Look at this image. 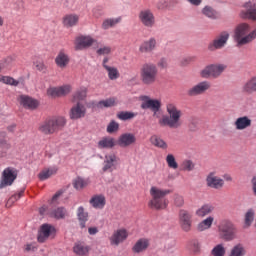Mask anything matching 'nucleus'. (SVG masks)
Listing matches in <instances>:
<instances>
[{
    "instance_id": "c9c22d12",
    "label": "nucleus",
    "mask_w": 256,
    "mask_h": 256,
    "mask_svg": "<svg viewBox=\"0 0 256 256\" xmlns=\"http://www.w3.org/2000/svg\"><path fill=\"white\" fill-rule=\"evenodd\" d=\"M79 23V15L77 14H67L63 18L64 27H75Z\"/></svg>"
},
{
    "instance_id": "c756f323",
    "label": "nucleus",
    "mask_w": 256,
    "mask_h": 256,
    "mask_svg": "<svg viewBox=\"0 0 256 256\" xmlns=\"http://www.w3.org/2000/svg\"><path fill=\"white\" fill-rule=\"evenodd\" d=\"M115 145H117V141L111 136H105L97 143L98 149H113Z\"/></svg>"
},
{
    "instance_id": "393cba45",
    "label": "nucleus",
    "mask_w": 256,
    "mask_h": 256,
    "mask_svg": "<svg viewBox=\"0 0 256 256\" xmlns=\"http://www.w3.org/2000/svg\"><path fill=\"white\" fill-rule=\"evenodd\" d=\"M18 101L25 109H37V107H39V102L31 96L20 95Z\"/></svg>"
},
{
    "instance_id": "bf43d9fd",
    "label": "nucleus",
    "mask_w": 256,
    "mask_h": 256,
    "mask_svg": "<svg viewBox=\"0 0 256 256\" xmlns=\"http://www.w3.org/2000/svg\"><path fill=\"white\" fill-rule=\"evenodd\" d=\"M23 193H25V189H22L18 194L12 195L9 201H11L12 203L15 201H19V199L23 197Z\"/></svg>"
},
{
    "instance_id": "6ab92c4d",
    "label": "nucleus",
    "mask_w": 256,
    "mask_h": 256,
    "mask_svg": "<svg viewBox=\"0 0 256 256\" xmlns=\"http://www.w3.org/2000/svg\"><path fill=\"white\" fill-rule=\"evenodd\" d=\"M97 40L89 35H81L76 38L75 49L76 51H82V49H89Z\"/></svg>"
},
{
    "instance_id": "e2e57ef3",
    "label": "nucleus",
    "mask_w": 256,
    "mask_h": 256,
    "mask_svg": "<svg viewBox=\"0 0 256 256\" xmlns=\"http://www.w3.org/2000/svg\"><path fill=\"white\" fill-rule=\"evenodd\" d=\"M158 67H161V69L167 68V59L162 58L158 62Z\"/></svg>"
},
{
    "instance_id": "7ed1b4c3",
    "label": "nucleus",
    "mask_w": 256,
    "mask_h": 256,
    "mask_svg": "<svg viewBox=\"0 0 256 256\" xmlns=\"http://www.w3.org/2000/svg\"><path fill=\"white\" fill-rule=\"evenodd\" d=\"M167 113L159 120V125L169 127L170 129H179L181 127V110L177 109L175 104H167Z\"/></svg>"
},
{
    "instance_id": "473e14b6",
    "label": "nucleus",
    "mask_w": 256,
    "mask_h": 256,
    "mask_svg": "<svg viewBox=\"0 0 256 256\" xmlns=\"http://www.w3.org/2000/svg\"><path fill=\"white\" fill-rule=\"evenodd\" d=\"M106 203L105 195L102 194L95 195L90 199V205H92L94 209H103Z\"/></svg>"
},
{
    "instance_id": "58836bf2",
    "label": "nucleus",
    "mask_w": 256,
    "mask_h": 256,
    "mask_svg": "<svg viewBox=\"0 0 256 256\" xmlns=\"http://www.w3.org/2000/svg\"><path fill=\"white\" fill-rule=\"evenodd\" d=\"M90 181L89 179H84L82 177H77L73 180V187L76 189V191H81L82 189H85L87 185H89Z\"/></svg>"
},
{
    "instance_id": "2eb2a0df",
    "label": "nucleus",
    "mask_w": 256,
    "mask_h": 256,
    "mask_svg": "<svg viewBox=\"0 0 256 256\" xmlns=\"http://www.w3.org/2000/svg\"><path fill=\"white\" fill-rule=\"evenodd\" d=\"M179 221L182 231L189 233V231H191V227H193V214L185 209H182L179 212Z\"/></svg>"
},
{
    "instance_id": "9d476101",
    "label": "nucleus",
    "mask_w": 256,
    "mask_h": 256,
    "mask_svg": "<svg viewBox=\"0 0 256 256\" xmlns=\"http://www.w3.org/2000/svg\"><path fill=\"white\" fill-rule=\"evenodd\" d=\"M138 19L148 29L155 27V14L149 8L142 9L138 14Z\"/></svg>"
},
{
    "instance_id": "20e7f679",
    "label": "nucleus",
    "mask_w": 256,
    "mask_h": 256,
    "mask_svg": "<svg viewBox=\"0 0 256 256\" xmlns=\"http://www.w3.org/2000/svg\"><path fill=\"white\" fill-rule=\"evenodd\" d=\"M218 235L222 241L230 242L237 239V226L229 219H222L218 224Z\"/></svg>"
},
{
    "instance_id": "a19ab883",
    "label": "nucleus",
    "mask_w": 256,
    "mask_h": 256,
    "mask_svg": "<svg viewBox=\"0 0 256 256\" xmlns=\"http://www.w3.org/2000/svg\"><path fill=\"white\" fill-rule=\"evenodd\" d=\"M253 221H255V210L253 208H250L245 213L244 227H251Z\"/></svg>"
},
{
    "instance_id": "b1692460",
    "label": "nucleus",
    "mask_w": 256,
    "mask_h": 256,
    "mask_svg": "<svg viewBox=\"0 0 256 256\" xmlns=\"http://www.w3.org/2000/svg\"><path fill=\"white\" fill-rule=\"evenodd\" d=\"M253 121L249 116L238 117L234 122V127L236 131H244V129H249Z\"/></svg>"
},
{
    "instance_id": "423d86ee",
    "label": "nucleus",
    "mask_w": 256,
    "mask_h": 256,
    "mask_svg": "<svg viewBox=\"0 0 256 256\" xmlns=\"http://www.w3.org/2000/svg\"><path fill=\"white\" fill-rule=\"evenodd\" d=\"M67 125V120L63 116L55 117L52 119H48L44 121L39 126V132L44 135H53V133H57V131H61L63 127Z\"/></svg>"
},
{
    "instance_id": "72a5a7b5",
    "label": "nucleus",
    "mask_w": 256,
    "mask_h": 256,
    "mask_svg": "<svg viewBox=\"0 0 256 256\" xmlns=\"http://www.w3.org/2000/svg\"><path fill=\"white\" fill-rule=\"evenodd\" d=\"M212 211H215L213 204H203L196 210L195 214L197 217H207V215H211Z\"/></svg>"
},
{
    "instance_id": "6e6552de",
    "label": "nucleus",
    "mask_w": 256,
    "mask_h": 256,
    "mask_svg": "<svg viewBox=\"0 0 256 256\" xmlns=\"http://www.w3.org/2000/svg\"><path fill=\"white\" fill-rule=\"evenodd\" d=\"M225 69H227L226 64H210L201 71V75L204 77V79H208V77L217 79L223 75Z\"/></svg>"
},
{
    "instance_id": "09e8293b",
    "label": "nucleus",
    "mask_w": 256,
    "mask_h": 256,
    "mask_svg": "<svg viewBox=\"0 0 256 256\" xmlns=\"http://www.w3.org/2000/svg\"><path fill=\"white\" fill-rule=\"evenodd\" d=\"M0 83H4L5 85H12L13 87H17V85H19V81L15 80L11 76L0 77Z\"/></svg>"
},
{
    "instance_id": "f257e3e1",
    "label": "nucleus",
    "mask_w": 256,
    "mask_h": 256,
    "mask_svg": "<svg viewBox=\"0 0 256 256\" xmlns=\"http://www.w3.org/2000/svg\"><path fill=\"white\" fill-rule=\"evenodd\" d=\"M256 39V28L251 31V25L247 22H241L234 28L233 40L236 47H245L253 43Z\"/></svg>"
},
{
    "instance_id": "338daca9",
    "label": "nucleus",
    "mask_w": 256,
    "mask_h": 256,
    "mask_svg": "<svg viewBox=\"0 0 256 256\" xmlns=\"http://www.w3.org/2000/svg\"><path fill=\"white\" fill-rule=\"evenodd\" d=\"M37 248L33 244H26L25 245V251L29 253L30 251H35Z\"/></svg>"
},
{
    "instance_id": "ea45409f",
    "label": "nucleus",
    "mask_w": 256,
    "mask_h": 256,
    "mask_svg": "<svg viewBox=\"0 0 256 256\" xmlns=\"http://www.w3.org/2000/svg\"><path fill=\"white\" fill-rule=\"evenodd\" d=\"M66 215H67V210L64 207L55 208L50 212V217L58 220L65 219Z\"/></svg>"
},
{
    "instance_id": "69168bd1",
    "label": "nucleus",
    "mask_w": 256,
    "mask_h": 256,
    "mask_svg": "<svg viewBox=\"0 0 256 256\" xmlns=\"http://www.w3.org/2000/svg\"><path fill=\"white\" fill-rule=\"evenodd\" d=\"M89 235H97L99 233V229L97 227H90L88 228Z\"/></svg>"
},
{
    "instance_id": "f704fd0d",
    "label": "nucleus",
    "mask_w": 256,
    "mask_h": 256,
    "mask_svg": "<svg viewBox=\"0 0 256 256\" xmlns=\"http://www.w3.org/2000/svg\"><path fill=\"white\" fill-rule=\"evenodd\" d=\"M213 221H215V217L208 216L206 219L198 223L197 231L203 232L207 231L208 229H211V227H213Z\"/></svg>"
},
{
    "instance_id": "f03ea898",
    "label": "nucleus",
    "mask_w": 256,
    "mask_h": 256,
    "mask_svg": "<svg viewBox=\"0 0 256 256\" xmlns=\"http://www.w3.org/2000/svg\"><path fill=\"white\" fill-rule=\"evenodd\" d=\"M171 193L169 189H161L157 186L150 188L151 199L148 202V207L155 211H163L169 206V200L166 199L167 195Z\"/></svg>"
},
{
    "instance_id": "a18cd8bd",
    "label": "nucleus",
    "mask_w": 256,
    "mask_h": 256,
    "mask_svg": "<svg viewBox=\"0 0 256 256\" xmlns=\"http://www.w3.org/2000/svg\"><path fill=\"white\" fill-rule=\"evenodd\" d=\"M120 21H121V18L106 19L102 23V28L103 29H111V27H115V25H117V23H119Z\"/></svg>"
},
{
    "instance_id": "0eeeda50",
    "label": "nucleus",
    "mask_w": 256,
    "mask_h": 256,
    "mask_svg": "<svg viewBox=\"0 0 256 256\" xmlns=\"http://www.w3.org/2000/svg\"><path fill=\"white\" fill-rule=\"evenodd\" d=\"M19 175V171L13 167H7L3 170L2 176L0 178V189H5V187H11L15 183V179Z\"/></svg>"
},
{
    "instance_id": "0e129e2a",
    "label": "nucleus",
    "mask_w": 256,
    "mask_h": 256,
    "mask_svg": "<svg viewBox=\"0 0 256 256\" xmlns=\"http://www.w3.org/2000/svg\"><path fill=\"white\" fill-rule=\"evenodd\" d=\"M35 67L38 71H45V64L43 62H36Z\"/></svg>"
},
{
    "instance_id": "f8f14e48",
    "label": "nucleus",
    "mask_w": 256,
    "mask_h": 256,
    "mask_svg": "<svg viewBox=\"0 0 256 256\" xmlns=\"http://www.w3.org/2000/svg\"><path fill=\"white\" fill-rule=\"evenodd\" d=\"M55 233H57V229H55V226L47 223L42 224L38 231V243H45V241L50 237H55Z\"/></svg>"
},
{
    "instance_id": "4c0bfd02",
    "label": "nucleus",
    "mask_w": 256,
    "mask_h": 256,
    "mask_svg": "<svg viewBox=\"0 0 256 256\" xmlns=\"http://www.w3.org/2000/svg\"><path fill=\"white\" fill-rule=\"evenodd\" d=\"M150 143L151 145H154V147H158V149H167V147H169L167 142L157 135L150 137Z\"/></svg>"
},
{
    "instance_id": "774afa93",
    "label": "nucleus",
    "mask_w": 256,
    "mask_h": 256,
    "mask_svg": "<svg viewBox=\"0 0 256 256\" xmlns=\"http://www.w3.org/2000/svg\"><path fill=\"white\" fill-rule=\"evenodd\" d=\"M252 190H253V193H254V195H255V197H256V176H254L253 178H252Z\"/></svg>"
},
{
    "instance_id": "49530a36",
    "label": "nucleus",
    "mask_w": 256,
    "mask_h": 256,
    "mask_svg": "<svg viewBox=\"0 0 256 256\" xmlns=\"http://www.w3.org/2000/svg\"><path fill=\"white\" fill-rule=\"evenodd\" d=\"M87 97V88H80L76 93L73 95V101H83Z\"/></svg>"
},
{
    "instance_id": "1a4fd4ad",
    "label": "nucleus",
    "mask_w": 256,
    "mask_h": 256,
    "mask_svg": "<svg viewBox=\"0 0 256 256\" xmlns=\"http://www.w3.org/2000/svg\"><path fill=\"white\" fill-rule=\"evenodd\" d=\"M118 165L119 157L115 153L106 154L104 156L102 171L103 173H113V171H117Z\"/></svg>"
},
{
    "instance_id": "4be33fe9",
    "label": "nucleus",
    "mask_w": 256,
    "mask_h": 256,
    "mask_svg": "<svg viewBox=\"0 0 256 256\" xmlns=\"http://www.w3.org/2000/svg\"><path fill=\"white\" fill-rule=\"evenodd\" d=\"M87 114V108L82 103L78 102L75 106H73L70 110V119H83Z\"/></svg>"
},
{
    "instance_id": "864d4df0",
    "label": "nucleus",
    "mask_w": 256,
    "mask_h": 256,
    "mask_svg": "<svg viewBox=\"0 0 256 256\" xmlns=\"http://www.w3.org/2000/svg\"><path fill=\"white\" fill-rule=\"evenodd\" d=\"M106 131L107 133H116V131H119V123H117L115 120L110 121Z\"/></svg>"
},
{
    "instance_id": "5fc2aeb1",
    "label": "nucleus",
    "mask_w": 256,
    "mask_h": 256,
    "mask_svg": "<svg viewBox=\"0 0 256 256\" xmlns=\"http://www.w3.org/2000/svg\"><path fill=\"white\" fill-rule=\"evenodd\" d=\"M189 249L193 251L194 253H198L201 249V244L199 243V240H192L189 242Z\"/></svg>"
},
{
    "instance_id": "c03bdc74",
    "label": "nucleus",
    "mask_w": 256,
    "mask_h": 256,
    "mask_svg": "<svg viewBox=\"0 0 256 256\" xmlns=\"http://www.w3.org/2000/svg\"><path fill=\"white\" fill-rule=\"evenodd\" d=\"M57 173V167L49 168L39 173L40 181H45L51 177V175H55Z\"/></svg>"
},
{
    "instance_id": "603ef678",
    "label": "nucleus",
    "mask_w": 256,
    "mask_h": 256,
    "mask_svg": "<svg viewBox=\"0 0 256 256\" xmlns=\"http://www.w3.org/2000/svg\"><path fill=\"white\" fill-rule=\"evenodd\" d=\"M183 171H193L195 169V163L193 161L186 159L182 162Z\"/></svg>"
},
{
    "instance_id": "c85d7f7f",
    "label": "nucleus",
    "mask_w": 256,
    "mask_h": 256,
    "mask_svg": "<svg viewBox=\"0 0 256 256\" xmlns=\"http://www.w3.org/2000/svg\"><path fill=\"white\" fill-rule=\"evenodd\" d=\"M243 93L246 95H253L256 93V75L250 77L242 86Z\"/></svg>"
},
{
    "instance_id": "ddd939ff",
    "label": "nucleus",
    "mask_w": 256,
    "mask_h": 256,
    "mask_svg": "<svg viewBox=\"0 0 256 256\" xmlns=\"http://www.w3.org/2000/svg\"><path fill=\"white\" fill-rule=\"evenodd\" d=\"M239 17L241 19H249L250 21H256V4L255 2L248 1L242 5Z\"/></svg>"
},
{
    "instance_id": "6e6d98bb",
    "label": "nucleus",
    "mask_w": 256,
    "mask_h": 256,
    "mask_svg": "<svg viewBox=\"0 0 256 256\" xmlns=\"http://www.w3.org/2000/svg\"><path fill=\"white\" fill-rule=\"evenodd\" d=\"M153 4L157 7L159 10L167 9L168 3L167 0H154Z\"/></svg>"
},
{
    "instance_id": "9b49d317",
    "label": "nucleus",
    "mask_w": 256,
    "mask_h": 256,
    "mask_svg": "<svg viewBox=\"0 0 256 256\" xmlns=\"http://www.w3.org/2000/svg\"><path fill=\"white\" fill-rule=\"evenodd\" d=\"M211 89V82L201 81L187 90L188 97H199Z\"/></svg>"
},
{
    "instance_id": "a211bd4d",
    "label": "nucleus",
    "mask_w": 256,
    "mask_h": 256,
    "mask_svg": "<svg viewBox=\"0 0 256 256\" xmlns=\"http://www.w3.org/2000/svg\"><path fill=\"white\" fill-rule=\"evenodd\" d=\"M116 143L122 149H125L127 147H131V145H135V143H137V137L135 136V134H133L131 132H126V133L121 134L118 137V140Z\"/></svg>"
},
{
    "instance_id": "dca6fc26",
    "label": "nucleus",
    "mask_w": 256,
    "mask_h": 256,
    "mask_svg": "<svg viewBox=\"0 0 256 256\" xmlns=\"http://www.w3.org/2000/svg\"><path fill=\"white\" fill-rule=\"evenodd\" d=\"M141 103V109L147 110L151 109L153 113H159V110L161 109V101L157 99H151V97L147 95H143L140 97Z\"/></svg>"
},
{
    "instance_id": "412c9836",
    "label": "nucleus",
    "mask_w": 256,
    "mask_h": 256,
    "mask_svg": "<svg viewBox=\"0 0 256 256\" xmlns=\"http://www.w3.org/2000/svg\"><path fill=\"white\" fill-rule=\"evenodd\" d=\"M69 93H71V87L69 85L49 88L47 90V95L49 97H65V95H69Z\"/></svg>"
},
{
    "instance_id": "e433bc0d",
    "label": "nucleus",
    "mask_w": 256,
    "mask_h": 256,
    "mask_svg": "<svg viewBox=\"0 0 256 256\" xmlns=\"http://www.w3.org/2000/svg\"><path fill=\"white\" fill-rule=\"evenodd\" d=\"M117 105V98L110 97L106 100H101L96 104L98 109H108L109 107H116Z\"/></svg>"
},
{
    "instance_id": "5701e85b",
    "label": "nucleus",
    "mask_w": 256,
    "mask_h": 256,
    "mask_svg": "<svg viewBox=\"0 0 256 256\" xmlns=\"http://www.w3.org/2000/svg\"><path fill=\"white\" fill-rule=\"evenodd\" d=\"M157 48V39L155 37H151L148 40H145L139 46L140 53H153Z\"/></svg>"
},
{
    "instance_id": "a878e982",
    "label": "nucleus",
    "mask_w": 256,
    "mask_h": 256,
    "mask_svg": "<svg viewBox=\"0 0 256 256\" xmlns=\"http://www.w3.org/2000/svg\"><path fill=\"white\" fill-rule=\"evenodd\" d=\"M89 251H91V247L83 241L75 242L73 246V253L78 256L89 255Z\"/></svg>"
},
{
    "instance_id": "052dcab7",
    "label": "nucleus",
    "mask_w": 256,
    "mask_h": 256,
    "mask_svg": "<svg viewBox=\"0 0 256 256\" xmlns=\"http://www.w3.org/2000/svg\"><path fill=\"white\" fill-rule=\"evenodd\" d=\"M92 13H93V16H94L96 19H99V17H101V15H103V10L101 9V7H95V8L92 10Z\"/></svg>"
},
{
    "instance_id": "bb28decb",
    "label": "nucleus",
    "mask_w": 256,
    "mask_h": 256,
    "mask_svg": "<svg viewBox=\"0 0 256 256\" xmlns=\"http://www.w3.org/2000/svg\"><path fill=\"white\" fill-rule=\"evenodd\" d=\"M201 14L211 21H217V19H219V12L211 5L204 6L201 10Z\"/></svg>"
},
{
    "instance_id": "f3484780",
    "label": "nucleus",
    "mask_w": 256,
    "mask_h": 256,
    "mask_svg": "<svg viewBox=\"0 0 256 256\" xmlns=\"http://www.w3.org/2000/svg\"><path fill=\"white\" fill-rule=\"evenodd\" d=\"M206 185L210 189H223L225 186V180H223L221 177L217 176L215 172H210L206 176Z\"/></svg>"
},
{
    "instance_id": "79ce46f5",
    "label": "nucleus",
    "mask_w": 256,
    "mask_h": 256,
    "mask_svg": "<svg viewBox=\"0 0 256 256\" xmlns=\"http://www.w3.org/2000/svg\"><path fill=\"white\" fill-rule=\"evenodd\" d=\"M245 247L243 244H236L230 251L229 256H244L246 255Z\"/></svg>"
},
{
    "instance_id": "39448f33",
    "label": "nucleus",
    "mask_w": 256,
    "mask_h": 256,
    "mask_svg": "<svg viewBox=\"0 0 256 256\" xmlns=\"http://www.w3.org/2000/svg\"><path fill=\"white\" fill-rule=\"evenodd\" d=\"M158 75L159 69L152 62H146L140 68V80L143 85H155Z\"/></svg>"
},
{
    "instance_id": "aec40b11",
    "label": "nucleus",
    "mask_w": 256,
    "mask_h": 256,
    "mask_svg": "<svg viewBox=\"0 0 256 256\" xmlns=\"http://www.w3.org/2000/svg\"><path fill=\"white\" fill-rule=\"evenodd\" d=\"M127 237H129V233L126 229H118L110 237V244L118 247L123 241L127 240Z\"/></svg>"
},
{
    "instance_id": "13d9d810",
    "label": "nucleus",
    "mask_w": 256,
    "mask_h": 256,
    "mask_svg": "<svg viewBox=\"0 0 256 256\" xmlns=\"http://www.w3.org/2000/svg\"><path fill=\"white\" fill-rule=\"evenodd\" d=\"M97 55H109L111 54L110 46H103L96 51Z\"/></svg>"
},
{
    "instance_id": "2f4dec72",
    "label": "nucleus",
    "mask_w": 256,
    "mask_h": 256,
    "mask_svg": "<svg viewBox=\"0 0 256 256\" xmlns=\"http://www.w3.org/2000/svg\"><path fill=\"white\" fill-rule=\"evenodd\" d=\"M69 55L65 51H60L55 58V63L60 69H65L69 65Z\"/></svg>"
},
{
    "instance_id": "de8ad7c7",
    "label": "nucleus",
    "mask_w": 256,
    "mask_h": 256,
    "mask_svg": "<svg viewBox=\"0 0 256 256\" xmlns=\"http://www.w3.org/2000/svg\"><path fill=\"white\" fill-rule=\"evenodd\" d=\"M225 253L226 250L223 244H218L211 250V255L213 256H225Z\"/></svg>"
},
{
    "instance_id": "3c124183",
    "label": "nucleus",
    "mask_w": 256,
    "mask_h": 256,
    "mask_svg": "<svg viewBox=\"0 0 256 256\" xmlns=\"http://www.w3.org/2000/svg\"><path fill=\"white\" fill-rule=\"evenodd\" d=\"M166 163L170 169H178L179 164L175 160V156L173 154H168L166 156Z\"/></svg>"
},
{
    "instance_id": "7c9ffc66",
    "label": "nucleus",
    "mask_w": 256,
    "mask_h": 256,
    "mask_svg": "<svg viewBox=\"0 0 256 256\" xmlns=\"http://www.w3.org/2000/svg\"><path fill=\"white\" fill-rule=\"evenodd\" d=\"M76 215L81 229H85L86 223L89 221V213L85 211L83 206H80L77 209Z\"/></svg>"
},
{
    "instance_id": "4d7b16f0",
    "label": "nucleus",
    "mask_w": 256,
    "mask_h": 256,
    "mask_svg": "<svg viewBox=\"0 0 256 256\" xmlns=\"http://www.w3.org/2000/svg\"><path fill=\"white\" fill-rule=\"evenodd\" d=\"M174 204L176 207H183L185 205V198L183 196L176 194L174 196Z\"/></svg>"
},
{
    "instance_id": "8fccbe9b",
    "label": "nucleus",
    "mask_w": 256,
    "mask_h": 256,
    "mask_svg": "<svg viewBox=\"0 0 256 256\" xmlns=\"http://www.w3.org/2000/svg\"><path fill=\"white\" fill-rule=\"evenodd\" d=\"M108 77L111 81H115V79H119V70L115 67H106Z\"/></svg>"
},
{
    "instance_id": "4468645a",
    "label": "nucleus",
    "mask_w": 256,
    "mask_h": 256,
    "mask_svg": "<svg viewBox=\"0 0 256 256\" xmlns=\"http://www.w3.org/2000/svg\"><path fill=\"white\" fill-rule=\"evenodd\" d=\"M229 32L223 31L221 32L213 42L208 44V51H217L219 49H223L225 45H227V41H229Z\"/></svg>"
},
{
    "instance_id": "680f3d73",
    "label": "nucleus",
    "mask_w": 256,
    "mask_h": 256,
    "mask_svg": "<svg viewBox=\"0 0 256 256\" xmlns=\"http://www.w3.org/2000/svg\"><path fill=\"white\" fill-rule=\"evenodd\" d=\"M0 147L2 148V149H6V151L7 150H9V149H11V143H9L7 140H5V139H0Z\"/></svg>"
},
{
    "instance_id": "37998d69",
    "label": "nucleus",
    "mask_w": 256,
    "mask_h": 256,
    "mask_svg": "<svg viewBox=\"0 0 256 256\" xmlns=\"http://www.w3.org/2000/svg\"><path fill=\"white\" fill-rule=\"evenodd\" d=\"M117 117L120 121H129L131 119H135L137 117V113L129 112V111H121L117 114Z\"/></svg>"
},
{
    "instance_id": "cd10ccee",
    "label": "nucleus",
    "mask_w": 256,
    "mask_h": 256,
    "mask_svg": "<svg viewBox=\"0 0 256 256\" xmlns=\"http://www.w3.org/2000/svg\"><path fill=\"white\" fill-rule=\"evenodd\" d=\"M150 241L148 238H140L132 247L133 253H143L149 249Z\"/></svg>"
}]
</instances>
